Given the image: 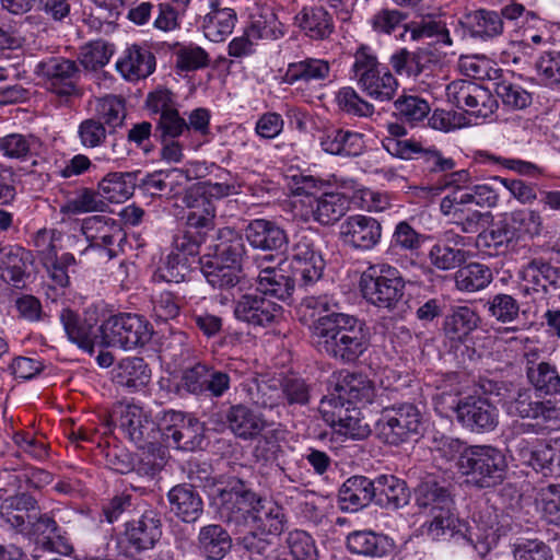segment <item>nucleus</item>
Masks as SVG:
<instances>
[{
  "instance_id": "obj_4",
  "label": "nucleus",
  "mask_w": 560,
  "mask_h": 560,
  "mask_svg": "<svg viewBox=\"0 0 560 560\" xmlns=\"http://www.w3.org/2000/svg\"><path fill=\"white\" fill-rule=\"evenodd\" d=\"M460 471L475 488H494L505 479L508 462L504 453L494 446L470 445L463 457Z\"/></svg>"
},
{
  "instance_id": "obj_39",
  "label": "nucleus",
  "mask_w": 560,
  "mask_h": 560,
  "mask_svg": "<svg viewBox=\"0 0 560 560\" xmlns=\"http://www.w3.org/2000/svg\"><path fill=\"white\" fill-rule=\"evenodd\" d=\"M346 542L351 553L371 558L386 557L394 547L393 539L387 535L370 529L351 532Z\"/></svg>"
},
{
  "instance_id": "obj_9",
  "label": "nucleus",
  "mask_w": 560,
  "mask_h": 560,
  "mask_svg": "<svg viewBox=\"0 0 560 560\" xmlns=\"http://www.w3.org/2000/svg\"><path fill=\"white\" fill-rule=\"evenodd\" d=\"M510 415L522 419L535 420V423H523L522 432L542 434L550 423L559 420V408L551 400L534 399L529 388H518L508 402Z\"/></svg>"
},
{
  "instance_id": "obj_30",
  "label": "nucleus",
  "mask_w": 560,
  "mask_h": 560,
  "mask_svg": "<svg viewBox=\"0 0 560 560\" xmlns=\"http://www.w3.org/2000/svg\"><path fill=\"white\" fill-rule=\"evenodd\" d=\"M374 479L365 476L349 477L338 491V506L342 512L354 513L374 503Z\"/></svg>"
},
{
  "instance_id": "obj_20",
  "label": "nucleus",
  "mask_w": 560,
  "mask_h": 560,
  "mask_svg": "<svg viewBox=\"0 0 560 560\" xmlns=\"http://www.w3.org/2000/svg\"><path fill=\"white\" fill-rule=\"evenodd\" d=\"M455 33L460 32L466 36L482 43L491 42L504 33V22L500 20L495 10L477 9L465 13L457 21Z\"/></svg>"
},
{
  "instance_id": "obj_43",
  "label": "nucleus",
  "mask_w": 560,
  "mask_h": 560,
  "mask_svg": "<svg viewBox=\"0 0 560 560\" xmlns=\"http://www.w3.org/2000/svg\"><path fill=\"white\" fill-rule=\"evenodd\" d=\"M140 175V171L108 173L97 186L101 197L115 203L126 201L133 195Z\"/></svg>"
},
{
  "instance_id": "obj_60",
  "label": "nucleus",
  "mask_w": 560,
  "mask_h": 560,
  "mask_svg": "<svg viewBox=\"0 0 560 560\" xmlns=\"http://www.w3.org/2000/svg\"><path fill=\"white\" fill-rule=\"evenodd\" d=\"M470 445L458 438H453L445 434H436L432 439L431 450L436 459L444 463L457 460L458 468L460 469L463 457L466 456Z\"/></svg>"
},
{
  "instance_id": "obj_27",
  "label": "nucleus",
  "mask_w": 560,
  "mask_h": 560,
  "mask_svg": "<svg viewBox=\"0 0 560 560\" xmlns=\"http://www.w3.org/2000/svg\"><path fill=\"white\" fill-rule=\"evenodd\" d=\"M415 504L420 512L429 514L435 511H446L455 505L450 486L434 476L420 480L413 490Z\"/></svg>"
},
{
  "instance_id": "obj_1",
  "label": "nucleus",
  "mask_w": 560,
  "mask_h": 560,
  "mask_svg": "<svg viewBox=\"0 0 560 560\" xmlns=\"http://www.w3.org/2000/svg\"><path fill=\"white\" fill-rule=\"evenodd\" d=\"M314 347L342 364H352L369 349L366 323L351 314H331L319 320L311 337Z\"/></svg>"
},
{
  "instance_id": "obj_12",
  "label": "nucleus",
  "mask_w": 560,
  "mask_h": 560,
  "mask_svg": "<svg viewBox=\"0 0 560 560\" xmlns=\"http://www.w3.org/2000/svg\"><path fill=\"white\" fill-rule=\"evenodd\" d=\"M233 314L238 322L250 327L268 328L281 322L283 307L256 289L234 300Z\"/></svg>"
},
{
  "instance_id": "obj_41",
  "label": "nucleus",
  "mask_w": 560,
  "mask_h": 560,
  "mask_svg": "<svg viewBox=\"0 0 560 560\" xmlns=\"http://www.w3.org/2000/svg\"><path fill=\"white\" fill-rule=\"evenodd\" d=\"M197 548L207 560H222L231 551L232 537L222 525L208 524L198 532Z\"/></svg>"
},
{
  "instance_id": "obj_37",
  "label": "nucleus",
  "mask_w": 560,
  "mask_h": 560,
  "mask_svg": "<svg viewBox=\"0 0 560 560\" xmlns=\"http://www.w3.org/2000/svg\"><path fill=\"white\" fill-rule=\"evenodd\" d=\"M114 384L130 393L144 388L151 380V370L143 358H125L112 371Z\"/></svg>"
},
{
  "instance_id": "obj_59",
  "label": "nucleus",
  "mask_w": 560,
  "mask_h": 560,
  "mask_svg": "<svg viewBox=\"0 0 560 560\" xmlns=\"http://www.w3.org/2000/svg\"><path fill=\"white\" fill-rule=\"evenodd\" d=\"M485 307L488 315L500 324H512L520 318L521 305L516 298L508 293H497L489 298Z\"/></svg>"
},
{
  "instance_id": "obj_58",
  "label": "nucleus",
  "mask_w": 560,
  "mask_h": 560,
  "mask_svg": "<svg viewBox=\"0 0 560 560\" xmlns=\"http://www.w3.org/2000/svg\"><path fill=\"white\" fill-rule=\"evenodd\" d=\"M313 397V385L300 376L282 378V405L289 408L306 407Z\"/></svg>"
},
{
  "instance_id": "obj_19",
  "label": "nucleus",
  "mask_w": 560,
  "mask_h": 560,
  "mask_svg": "<svg viewBox=\"0 0 560 560\" xmlns=\"http://www.w3.org/2000/svg\"><path fill=\"white\" fill-rule=\"evenodd\" d=\"M162 520L158 511L145 510L125 524V539L136 552L151 550L162 537Z\"/></svg>"
},
{
  "instance_id": "obj_54",
  "label": "nucleus",
  "mask_w": 560,
  "mask_h": 560,
  "mask_svg": "<svg viewBox=\"0 0 560 560\" xmlns=\"http://www.w3.org/2000/svg\"><path fill=\"white\" fill-rule=\"evenodd\" d=\"M430 112L431 107L428 101L418 95H401L394 102V115L396 118L411 127L422 122Z\"/></svg>"
},
{
  "instance_id": "obj_38",
  "label": "nucleus",
  "mask_w": 560,
  "mask_h": 560,
  "mask_svg": "<svg viewBox=\"0 0 560 560\" xmlns=\"http://www.w3.org/2000/svg\"><path fill=\"white\" fill-rule=\"evenodd\" d=\"M59 320L71 342L85 351H93L100 331V327H96V320L82 318L69 307H63L60 311Z\"/></svg>"
},
{
  "instance_id": "obj_3",
  "label": "nucleus",
  "mask_w": 560,
  "mask_h": 560,
  "mask_svg": "<svg viewBox=\"0 0 560 560\" xmlns=\"http://www.w3.org/2000/svg\"><path fill=\"white\" fill-rule=\"evenodd\" d=\"M405 280L400 271L389 264L370 265L359 280L363 299L371 305L392 312L405 295Z\"/></svg>"
},
{
  "instance_id": "obj_51",
  "label": "nucleus",
  "mask_w": 560,
  "mask_h": 560,
  "mask_svg": "<svg viewBox=\"0 0 560 560\" xmlns=\"http://www.w3.org/2000/svg\"><path fill=\"white\" fill-rule=\"evenodd\" d=\"M66 530H63L49 513L35 514L32 520L27 533L24 536H34L43 542L44 546L55 549L58 542L61 546H67Z\"/></svg>"
},
{
  "instance_id": "obj_47",
  "label": "nucleus",
  "mask_w": 560,
  "mask_h": 560,
  "mask_svg": "<svg viewBox=\"0 0 560 560\" xmlns=\"http://www.w3.org/2000/svg\"><path fill=\"white\" fill-rule=\"evenodd\" d=\"M527 383L542 397L560 396V372L549 361H540V365L529 368Z\"/></svg>"
},
{
  "instance_id": "obj_25",
  "label": "nucleus",
  "mask_w": 560,
  "mask_h": 560,
  "mask_svg": "<svg viewBox=\"0 0 560 560\" xmlns=\"http://www.w3.org/2000/svg\"><path fill=\"white\" fill-rule=\"evenodd\" d=\"M46 242L47 247L43 250V265L54 285L65 289L70 284L69 268L74 266L77 260L71 253H63L57 256L52 236L46 230L38 231L35 237V245L40 247Z\"/></svg>"
},
{
  "instance_id": "obj_7",
  "label": "nucleus",
  "mask_w": 560,
  "mask_h": 560,
  "mask_svg": "<svg viewBox=\"0 0 560 560\" xmlns=\"http://www.w3.org/2000/svg\"><path fill=\"white\" fill-rule=\"evenodd\" d=\"M234 363L218 369L206 362H196L182 371L179 388L195 396L222 398L231 389V373H236Z\"/></svg>"
},
{
  "instance_id": "obj_18",
  "label": "nucleus",
  "mask_w": 560,
  "mask_h": 560,
  "mask_svg": "<svg viewBox=\"0 0 560 560\" xmlns=\"http://www.w3.org/2000/svg\"><path fill=\"white\" fill-rule=\"evenodd\" d=\"M382 231V224L377 219L365 214H353L341 222L339 238L354 250L368 252L380 244Z\"/></svg>"
},
{
  "instance_id": "obj_13",
  "label": "nucleus",
  "mask_w": 560,
  "mask_h": 560,
  "mask_svg": "<svg viewBox=\"0 0 560 560\" xmlns=\"http://www.w3.org/2000/svg\"><path fill=\"white\" fill-rule=\"evenodd\" d=\"M448 102L476 117L487 118L498 108L490 89L468 80L452 81L446 86Z\"/></svg>"
},
{
  "instance_id": "obj_21",
  "label": "nucleus",
  "mask_w": 560,
  "mask_h": 560,
  "mask_svg": "<svg viewBox=\"0 0 560 560\" xmlns=\"http://www.w3.org/2000/svg\"><path fill=\"white\" fill-rule=\"evenodd\" d=\"M38 501L26 492L1 498L0 521L2 526L18 534H26L35 514H38Z\"/></svg>"
},
{
  "instance_id": "obj_28",
  "label": "nucleus",
  "mask_w": 560,
  "mask_h": 560,
  "mask_svg": "<svg viewBox=\"0 0 560 560\" xmlns=\"http://www.w3.org/2000/svg\"><path fill=\"white\" fill-rule=\"evenodd\" d=\"M295 25L311 40L324 42L335 33L331 13L323 5L303 7L294 18Z\"/></svg>"
},
{
  "instance_id": "obj_42",
  "label": "nucleus",
  "mask_w": 560,
  "mask_h": 560,
  "mask_svg": "<svg viewBox=\"0 0 560 560\" xmlns=\"http://www.w3.org/2000/svg\"><path fill=\"white\" fill-rule=\"evenodd\" d=\"M312 218L322 225H330L339 221L349 209V200L341 192H320L308 200Z\"/></svg>"
},
{
  "instance_id": "obj_32",
  "label": "nucleus",
  "mask_w": 560,
  "mask_h": 560,
  "mask_svg": "<svg viewBox=\"0 0 560 560\" xmlns=\"http://www.w3.org/2000/svg\"><path fill=\"white\" fill-rule=\"evenodd\" d=\"M481 318L478 312L466 305L451 307L445 315L442 330L452 342L465 343L479 327Z\"/></svg>"
},
{
  "instance_id": "obj_29",
  "label": "nucleus",
  "mask_w": 560,
  "mask_h": 560,
  "mask_svg": "<svg viewBox=\"0 0 560 560\" xmlns=\"http://www.w3.org/2000/svg\"><path fill=\"white\" fill-rule=\"evenodd\" d=\"M33 262L30 250L19 245L0 247V278L15 288L24 287L30 277L28 267Z\"/></svg>"
},
{
  "instance_id": "obj_23",
  "label": "nucleus",
  "mask_w": 560,
  "mask_h": 560,
  "mask_svg": "<svg viewBox=\"0 0 560 560\" xmlns=\"http://www.w3.org/2000/svg\"><path fill=\"white\" fill-rule=\"evenodd\" d=\"M156 68V59L149 46L131 44L116 62V70L129 82L147 79Z\"/></svg>"
},
{
  "instance_id": "obj_26",
  "label": "nucleus",
  "mask_w": 560,
  "mask_h": 560,
  "mask_svg": "<svg viewBox=\"0 0 560 560\" xmlns=\"http://www.w3.org/2000/svg\"><path fill=\"white\" fill-rule=\"evenodd\" d=\"M206 250L201 257L241 268L246 247L242 234L226 226L218 230Z\"/></svg>"
},
{
  "instance_id": "obj_50",
  "label": "nucleus",
  "mask_w": 560,
  "mask_h": 560,
  "mask_svg": "<svg viewBox=\"0 0 560 560\" xmlns=\"http://www.w3.org/2000/svg\"><path fill=\"white\" fill-rule=\"evenodd\" d=\"M199 264L208 283L217 289H231L238 284L241 268L211 260L209 257H199Z\"/></svg>"
},
{
  "instance_id": "obj_15",
  "label": "nucleus",
  "mask_w": 560,
  "mask_h": 560,
  "mask_svg": "<svg viewBox=\"0 0 560 560\" xmlns=\"http://www.w3.org/2000/svg\"><path fill=\"white\" fill-rule=\"evenodd\" d=\"M34 73L42 78L47 89L59 97L69 98L79 94L74 82L79 68L73 60L63 57H47L36 63Z\"/></svg>"
},
{
  "instance_id": "obj_57",
  "label": "nucleus",
  "mask_w": 560,
  "mask_h": 560,
  "mask_svg": "<svg viewBox=\"0 0 560 560\" xmlns=\"http://www.w3.org/2000/svg\"><path fill=\"white\" fill-rule=\"evenodd\" d=\"M113 54L114 45L104 39H96L80 48L78 60L84 69L97 71L109 62Z\"/></svg>"
},
{
  "instance_id": "obj_31",
  "label": "nucleus",
  "mask_w": 560,
  "mask_h": 560,
  "mask_svg": "<svg viewBox=\"0 0 560 560\" xmlns=\"http://www.w3.org/2000/svg\"><path fill=\"white\" fill-rule=\"evenodd\" d=\"M320 148L329 154L355 158L365 149L364 135L345 128H327L319 138Z\"/></svg>"
},
{
  "instance_id": "obj_64",
  "label": "nucleus",
  "mask_w": 560,
  "mask_h": 560,
  "mask_svg": "<svg viewBox=\"0 0 560 560\" xmlns=\"http://www.w3.org/2000/svg\"><path fill=\"white\" fill-rule=\"evenodd\" d=\"M425 240L424 234L419 233L409 222L404 220L395 225L390 248L413 254L421 248Z\"/></svg>"
},
{
  "instance_id": "obj_56",
  "label": "nucleus",
  "mask_w": 560,
  "mask_h": 560,
  "mask_svg": "<svg viewBox=\"0 0 560 560\" xmlns=\"http://www.w3.org/2000/svg\"><path fill=\"white\" fill-rule=\"evenodd\" d=\"M339 303L331 294H319V295H307L301 300L299 305L300 312H305V315L308 313L311 317H315L313 320L310 330L311 337L315 334V328L318 325L319 320L325 319L328 315L331 314H345L343 312H339Z\"/></svg>"
},
{
  "instance_id": "obj_55",
  "label": "nucleus",
  "mask_w": 560,
  "mask_h": 560,
  "mask_svg": "<svg viewBox=\"0 0 560 560\" xmlns=\"http://www.w3.org/2000/svg\"><path fill=\"white\" fill-rule=\"evenodd\" d=\"M106 208L100 190L83 187L73 192L61 206L60 212L66 215H79L88 212L103 211Z\"/></svg>"
},
{
  "instance_id": "obj_53",
  "label": "nucleus",
  "mask_w": 560,
  "mask_h": 560,
  "mask_svg": "<svg viewBox=\"0 0 560 560\" xmlns=\"http://www.w3.org/2000/svg\"><path fill=\"white\" fill-rule=\"evenodd\" d=\"M523 279L533 284L535 291H548V287H558L560 268L555 267L541 258L530 260L522 271Z\"/></svg>"
},
{
  "instance_id": "obj_46",
  "label": "nucleus",
  "mask_w": 560,
  "mask_h": 560,
  "mask_svg": "<svg viewBox=\"0 0 560 560\" xmlns=\"http://www.w3.org/2000/svg\"><path fill=\"white\" fill-rule=\"evenodd\" d=\"M250 524L261 534L278 535L284 528L283 509L275 502L259 497Z\"/></svg>"
},
{
  "instance_id": "obj_16",
  "label": "nucleus",
  "mask_w": 560,
  "mask_h": 560,
  "mask_svg": "<svg viewBox=\"0 0 560 560\" xmlns=\"http://www.w3.org/2000/svg\"><path fill=\"white\" fill-rule=\"evenodd\" d=\"M259 497L254 491L245 489L243 485L222 490L218 510L221 521L228 526H233L236 532H241L252 523Z\"/></svg>"
},
{
  "instance_id": "obj_45",
  "label": "nucleus",
  "mask_w": 560,
  "mask_h": 560,
  "mask_svg": "<svg viewBox=\"0 0 560 560\" xmlns=\"http://www.w3.org/2000/svg\"><path fill=\"white\" fill-rule=\"evenodd\" d=\"M295 280L288 276L281 269L267 267L259 271L257 277V290L266 298H275L282 302H289L292 299Z\"/></svg>"
},
{
  "instance_id": "obj_36",
  "label": "nucleus",
  "mask_w": 560,
  "mask_h": 560,
  "mask_svg": "<svg viewBox=\"0 0 560 560\" xmlns=\"http://www.w3.org/2000/svg\"><path fill=\"white\" fill-rule=\"evenodd\" d=\"M374 503L382 509L397 511L409 503L407 482L394 475H378L374 478Z\"/></svg>"
},
{
  "instance_id": "obj_14",
  "label": "nucleus",
  "mask_w": 560,
  "mask_h": 560,
  "mask_svg": "<svg viewBox=\"0 0 560 560\" xmlns=\"http://www.w3.org/2000/svg\"><path fill=\"white\" fill-rule=\"evenodd\" d=\"M117 427L125 438L139 448L154 447L162 435L161 417L156 423L142 407L137 405H127L121 408Z\"/></svg>"
},
{
  "instance_id": "obj_5",
  "label": "nucleus",
  "mask_w": 560,
  "mask_h": 560,
  "mask_svg": "<svg viewBox=\"0 0 560 560\" xmlns=\"http://www.w3.org/2000/svg\"><path fill=\"white\" fill-rule=\"evenodd\" d=\"M358 86L369 97L390 101L398 88V82L386 67H382L376 56L366 46H361L354 54L351 69Z\"/></svg>"
},
{
  "instance_id": "obj_11",
  "label": "nucleus",
  "mask_w": 560,
  "mask_h": 560,
  "mask_svg": "<svg viewBox=\"0 0 560 560\" xmlns=\"http://www.w3.org/2000/svg\"><path fill=\"white\" fill-rule=\"evenodd\" d=\"M451 409L462 428L471 433H489L499 424V410L487 397L469 395L454 399Z\"/></svg>"
},
{
  "instance_id": "obj_44",
  "label": "nucleus",
  "mask_w": 560,
  "mask_h": 560,
  "mask_svg": "<svg viewBox=\"0 0 560 560\" xmlns=\"http://www.w3.org/2000/svg\"><path fill=\"white\" fill-rule=\"evenodd\" d=\"M405 33L409 34L413 42L432 39L439 45H453L446 22L435 15H425L420 20L408 22L405 25Z\"/></svg>"
},
{
  "instance_id": "obj_10",
  "label": "nucleus",
  "mask_w": 560,
  "mask_h": 560,
  "mask_svg": "<svg viewBox=\"0 0 560 560\" xmlns=\"http://www.w3.org/2000/svg\"><path fill=\"white\" fill-rule=\"evenodd\" d=\"M161 439L167 447L192 451L203 441V424L194 416L173 409L161 415Z\"/></svg>"
},
{
  "instance_id": "obj_63",
  "label": "nucleus",
  "mask_w": 560,
  "mask_h": 560,
  "mask_svg": "<svg viewBox=\"0 0 560 560\" xmlns=\"http://www.w3.org/2000/svg\"><path fill=\"white\" fill-rule=\"evenodd\" d=\"M428 257L434 268L446 271L460 267L466 260V252L454 248L446 242L438 241L430 248Z\"/></svg>"
},
{
  "instance_id": "obj_49",
  "label": "nucleus",
  "mask_w": 560,
  "mask_h": 560,
  "mask_svg": "<svg viewBox=\"0 0 560 560\" xmlns=\"http://www.w3.org/2000/svg\"><path fill=\"white\" fill-rule=\"evenodd\" d=\"M42 144L40 139L32 133H9L0 137V152L11 160H28L38 154Z\"/></svg>"
},
{
  "instance_id": "obj_34",
  "label": "nucleus",
  "mask_w": 560,
  "mask_h": 560,
  "mask_svg": "<svg viewBox=\"0 0 560 560\" xmlns=\"http://www.w3.org/2000/svg\"><path fill=\"white\" fill-rule=\"evenodd\" d=\"M331 72L330 62L322 58L306 57L302 60L290 62L282 77V82L289 85L304 83L322 84L329 79Z\"/></svg>"
},
{
  "instance_id": "obj_24",
  "label": "nucleus",
  "mask_w": 560,
  "mask_h": 560,
  "mask_svg": "<svg viewBox=\"0 0 560 560\" xmlns=\"http://www.w3.org/2000/svg\"><path fill=\"white\" fill-rule=\"evenodd\" d=\"M430 520L424 522L423 527L428 536L432 539L457 538L475 544V537L471 528L464 521H460L455 514V505L447 508L446 511H435L427 514Z\"/></svg>"
},
{
  "instance_id": "obj_6",
  "label": "nucleus",
  "mask_w": 560,
  "mask_h": 560,
  "mask_svg": "<svg viewBox=\"0 0 560 560\" xmlns=\"http://www.w3.org/2000/svg\"><path fill=\"white\" fill-rule=\"evenodd\" d=\"M100 332L106 346L132 350L149 343L153 327L143 315L118 313L109 316L100 326Z\"/></svg>"
},
{
  "instance_id": "obj_52",
  "label": "nucleus",
  "mask_w": 560,
  "mask_h": 560,
  "mask_svg": "<svg viewBox=\"0 0 560 560\" xmlns=\"http://www.w3.org/2000/svg\"><path fill=\"white\" fill-rule=\"evenodd\" d=\"M491 269L480 262H470L459 267L455 272L456 289L462 292H477L487 288L492 281Z\"/></svg>"
},
{
  "instance_id": "obj_2",
  "label": "nucleus",
  "mask_w": 560,
  "mask_h": 560,
  "mask_svg": "<svg viewBox=\"0 0 560 560\" xmlns=\"http://www.w3.org/2000/svg\"><path fill=\"white\" fill-rule=\"evenodd\" d=\"M499 195L488 184H478L471 191L451 190L441 199L440 211L459 226L463 233H478L489 223L492 215L485 208L497 206Z\"/></svg>"
},
{
  "instance_id": "obj_8",
  "label": "nucleus",
  "mask_w": 560,
  "mask_h": 560,
  "mask_svg": "<svg viewBox=\"0 0 560 560\" xmlns=\"http://www.w3.org/2000/svg\"><path fill=\"white\" fill-rule=\"evenodd\" d=\"M421 424L422 415L418 407L405 402L383 408L375 429L382 442L398 446L418 435Z\"/></svg>"
},
{
  "instance_id": "obj_40",
  "label": "nucleus",
  "mask_w": 560,
  "mask_h": 560,
  "mask_svg": "<svg viewBox=\"0 0 560 560\" xmlns=\"http://www.w3.org/2000/svg\"><path fill=\"white\" fill-rule=\"evenodd\" d=\"M225 423L231 432L242 440H253L265 428L264 419L243 404L229 407L225 412Z\"/></svg>"
},
{
  "instance_id": "obj_61",
  "label": "nucleus",
  "mask_w": 560,
  "mask_h": 560,
  "mask_svg": "<svg viewBox=\"0 0 560 560\" xmlns=\"http://www.w3.org/2000/svg\"><path fill=\"white\" fill-rule=\"evenodd\" d=\"M249 399L261 408L272 409L282 405V382L280 387L265 380L253 377L246 384Z\"/></svg>"
},
{
  "instance_id": "obj_17",
  "label": "nucleus",
  "mask_w": 560,
  "mask_h": 560,
  "mask_svg": "<svg viewBox=\"0 0 560 560\" xmlns=\"http://www.w3.org/2000/svg\"><path fill=\"white\" fill-rule=\"evenodd\" d=\"M319 411L324 421L340 434L361 440L370 433L368 424L359 418L358 408L351 404L346 405L339 397H324L320 400Z\"/></svg>"
},
{
  "instance_id": "obj_35",
  "label": "nucleus",
  "mask_w": 560,
  "mask_h": 560,
  "mask_svg": "<svg viewBox=\"0 0 560 560\" xmlns=\"http://www.w3.org/2000/svg\"><path fill=\"white\" fill-rule=\"evenodd\" d=\"M170 510L180 521L195 523L203 513V501L191 485L174 486L167 493Z\"/></svg>"
},
{
  "instance_id": "obj_33",
  "label": "nucleus",
  "mask_w": 560,
  "mask_h": 560,
  "mask_svg": "<svg viewBox=\"0 0 560 560\" xmlns=\"http://www.w3.org/2000/svg\"><path fill=\"white\" fill-rule=\"evenodd\" d=\"M375 396V388L369 377L362 373H341L335 387V393L327 397H339L346 405L354 402L371 404Z\"/></svg>"
},
{
  "instance_id": "obj_22",
  "label": "nucleus",
  "mask_w": 560,
  "mask_h": 560,
  "mask_svg": "<svg viewBox=\"0 0 560 560\" xmlns=\"http://www.w3.org/2000/svg\"><path fill=\"white\" fill-rule=\"evenodd\" d=\"M244 236L252 248L261 252H282L289 244L287 231L268 219L250 220L244 228Z\"/></svg>"
},
{
  "instance_id": "obj_48",
  "label": "nucleus",
  "mask_w": 560,
  "mask_h": 560,
  "mask_svg": "<svg viewBox=\"0 0 560 560\" xmlns=\"http://www.w3.org/2000/svg\"><path fill=\"white\" fill-rule=\"evenodd\" d=\"M429 63L430 56L423 49L409 51L400 48L389 58V65L396 74L413 79L420 77L429 68Z\"/></svg>"
},
{
  "instance_id": "obj_62",
  "label": "nucleus",
  "mask_w": 560,
  "mask_h": 560,
  "mask_svg": "<svg viewBox=\"0 0 560 560\" xmlns=\"http://www.w3.org/2000/svg\"><path fill=\"white\" fill-rule=\"evenodd\" d=\"M317 235L312 231H300L293 236L291 252L288 256L290 262L306 261L314 259L313 262L324 261L319 249L316 247Z\"/></svg>"
}]
</instances>
